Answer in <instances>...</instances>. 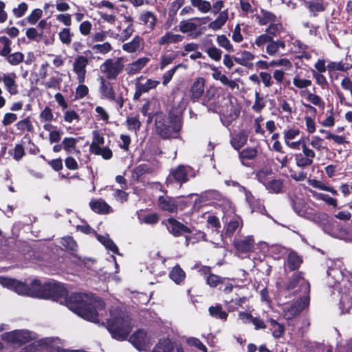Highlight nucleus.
Instances as JSON below:
<instances>
[{
    "instance_id": "nucleus-1",
    "label": "nucleus",
    "mask_w": 352,
    "mask_h": 352,
    "mask_svg": "<svg viewBox=\"0 0 352 352\" xmlns=\"http://www.w3.org/2000/svg\"><path fill=\"white\" fill-rule=\"evenodd\" d=\"M65 305L73 312L88 321L99 322V311L105 309L100 298H89L82 293H72L64 297Z\"/></svg>"
},
{
    "instance_id": "nucleus-2",
    "label": "nucleus",
    "mask_w": 352,
    "mask_h": 352,
    "mask_svg": "<svg viewBox=\"0 0 352 352\" xmlns=\"http://www.w3.org/2000/svg\"><path fill=\"white\" fill-rule=\"evenodd\" d=\"M182 126V116L172 111H169L168 116L161 111L155 114V131L162 140L178 138Z\"/></svg>"
},
{
    "instance_id": "nucleus-3",
    "label": "nucleus",
    "mask_w": 352,
    "mask_h": 352,
    "mask_svg": "<svg viewBox=\"0 0 352 352\" xmlns=\"http://www.w3.org/2000/svg\"><path fill=\"white\" fill-rule=\"evenodd\" d=\"M107 329L113 339L125 340L132 329L131 319L124 311L115 309L111 311L110 318L107 321Z\"/></svg>"
},
{
    "instance_id": "nucleus-4",
    "label": "nucleus",
    "mask_w": 352,
    "mask_h": 352,
    "mask_svg": "<svg viewBox=\"0 0 352 352\" xmlns=\"http://www.w3.org/2000/svg\"><path fill=\"white\" fill-rule=\"evenodd\" d=\"M162 224L166 226L168 232L173 236L180 237L184 236L186 245H188L190 243H195L200 240H206V234L204 232L199 231L194 234L195 236L189 235L192 233L191 229L174 217L162 220Z\"/></svg>"
},
{
    "instance_id": "nucleus-5",
    "label": "nucleus",
    "mask_w": 352,
    "mask_h": 352,
    "mask_svg": "<svg viewBox=\"0 0 352 352\" xmlns=\"http://www.w3.org/2000/svg\"><path fill=\"white\" fill-rule=\"evenodd\" d=\"M39 285L36 288V298L57 301L68 294V290L64 285L54 280L43 283L39 280Z\"/></svg>"
},
{
    "instance_id": "nucleus-6",
    "label": "nucleus",
    "mask_w": 352,
    "mask_h": 352,
    "mask_svg": "<svg viewBox=\"0 0 352 352\" xmlns=\"http://www.w3.org/2000/svg\"><path fill=\"white\" fill-rule=\"evenodd\" d=\"M99 92L102 98L115 102L118 109L124 107L125 100L123 97V94L120 93L119 95L116 96L113 83L109 82V80L104 78L103 77L100 78Z\"/></svg>"
},
{
    "instance_id": "nucleus-7",
    "label": "nucleus",
    "mask_w": 352,
    "mask_h": 352,
    "mask_svg": "<svg viewBox=\"0 0 352 352\" xmlns=\"http://www.w3.org/2000/svg\"><path fill=\"white\" fill-rule=\"evenodd\" d=\"M303 276L304 273L302 272H294L288 278L284 289L287 292L296 289V292H302L305 295H309L310 285Z\"/></svg>"
},
{
    "instance_id": "nucleus-8",
    "label": "nucleus",
    "mask_w": 352,
    "mask_h": 352,
    "mask_svg": "<svg viewBox=\"0 0 352 352\" xmlns=\"http://www.w3.org/2000/svg\"><path fill=\"white\" fill-rule=\"evenodd\" d=\"M124 67V58L118 57L116 59L108 58L101 65V72L105 74L107 80H116Z\"/></svg>"
},
{
    "instance_id": "nucleus-9",
    "label": "nucleus",
    "mask_w": 352,
    "mask_h": 352,
    "mask_svg": "<svg viewBox=\"0 0 352 352\" xmlns=\"http://www.w3.org/2000/svg\"><path fill=\"white\" fill-rule=\"evenodd\" d=\"M3 340L22 346L33 340L34 338L29 330L21 329L6 332L2 335Z\"/></svg>"
},
{
    "instance_id": "nucleus-10",
    "label": "nucleus",
    "mask_w": 352,
    "mask_h": 352,
    "mask_svg": "<svg viewBox=\"0 0 352 352\" xmlns=\"http://www.w3.org/2000/svg\"><path fill=\"white\" fill-rule=\"evenodd\" d=\"M327 286L329 288V293L332 295L334 291L331 289H340V282L344 280L345 275L342 270L337 267H329L327 270Z\"/></svg>"
},
{
    "instance_id": "nucleus-11",
    "label": "nucleus",
    "mask_w": 352,
    "mask_h": 352,
    "mask_svg": "<svg viewBox=\"0 0 352 352\" xmlns=\"http://www.w3.org/2000/svg\"><path fill=\"white\" fill-rule=\"evenodd\" d=\"M206 80L203 77L196 78L192 83L188 92V96L192 102H198L204 96Z\"/></svg>"
},
{
    "instance_id": "nucleus-12",
    "label": "nucleus",
    "mask_w": 352,
    "mask_h": 352,
    "mask_svg": "<svg viewBox=\"0 0 352 352\" xmlns=\"http://www.w3.org/2000/svg\"><path fill=\"white\" fill-rule=\"evenodd\" d=\"M144 79H146V78L143 76L137 78V81L135 84V91L133 95L134 100H139L143 94L148 93L151 89H155L160 84V81L152 79H146L144 83L140 81Z\"/></svg>"
},
{
    "instance_id": "nucleus-13",
    "label": "nucleus",
    "mask_w": 352,
    "mask_h": 352,
    "mask_svg": "<svg viewBox=\"0 0 352 352\" xmlns=\"http://www.w3.org/2000/svg\"><path fill=\"white\" fill-rule=\"evenodd\" d=\"M310 301L309 295L300 298L287 309L286 316L287 320H292L299 315L307 307L309 306Z\"/></svg>"
},
{
    "instance_id": "nucleus-14",
    "label": "nucleus",
    "mask_w": 352,
    "mask_h": 352,
    "mask_svg": "<svg viewBox=\"0 0 352 352\" xmlns=\"http://www.w3.org/2000/svg\"><path fill=\"white\" fill-rule=\"evenodd\" d=\"M243 226V221L241 217L235 215L227 217L223 226V234L226 238H231L235 232L241 230Z\"/></svg>"
},
{
    "instance_id": "nucleus-15",
    "label": "nucleus",
    "mask_w": 352,
    "mask_h": 352,
    "mask_svg": "<svg viewBox=\"0 0 352 352\" xmlns=\"http://www.w3.org/2000/svg\"><path fill=\"white\" fill-rule=\"evenodd\" d=\"M89 63L87 56H78L73 63V70L77 75V80L79 84L84 83L86 77V67Z\"/></svg>"
},
{
    "instance_id": "nucleus-16",
    "label": "nucleus",
    "mask_w": 352,
    "mask_h": 352,
    "mask_svg": "<svg viewBox=\"0 0 352 352\" xmlns=\"http://www.w3.org/2000/svg\"><path fill=\"white\" fill-rule=\"evenodd\" d=\"M40 287L39 280L34 279L30 284L17 280L15 285L14 292L19 294L26 295L31 297L36 298V288Z\"/></svg>"
},
{
    "instance_id": "nucleus-17",
    "label": "nucleus",
    "mask_w": 352,
    "mask_h": 352,
    "mask_svg": "<svg viewBox=\"0 0 352 352\" xmlns=\"http://www.w3.org/2000/svg\"><path fill=\"white\" fill-rule=\"evenodd\" d=\"M302 3L313 17H318L319 13L325 12L329 6L324 0H302Z\"/></svg>"
},
{
    "instance_id": "nucleus-18",
    "label": "nucleus",
    "mask_w": 352,
    "mask_h": 352,
    "mask_svg": "<svg viewBox=\"0 0 352 352\" xmlns=\"http://www.w3.org/2000/svg\"><path fill=\"white\" fill-rule=\"evenodd\" d=\"M188 180L189 177L186 167L183 164H180L175 168H172L170 175L167 178V181H169L170 182L174 181L179 184L180 186L188 182Z\"/></svg>"
},
{
    "instance_id": "nucleus-19",
    "label": "nucleus",
    "mask_w": 352,
    "mask_h": 352,
    "mask_svg": "<svg viewBox=\"0 0 352 352\" xmlns=\"http://www.w3.org/2000/svg\"><path fill=\"white\" fill-rule=\"evenodd\" d=\"M157 206L162 211L169 213H176L178 210V204L175 198L160 195L157 199Z\"/></svg>"
},
{
    "instance_id": "nucleus-20",
    "label": "nucleus",
    "mask_w": 352,
    "mask_h": 352,
    "mask_svg": "<svg viewBox=\"0 0 352 352\" xmlns=\"http://www.w3.org/2000/svg\"><path fill=\"white\" fill-rule=\"evenodd\" d=\"M89 205L93 212L99 214H107L113 212V208L102 198L91 199Z\"/></svg>"
},
{
    "instance_id": "nucleus-21",
    "label": "nucleus",
    "mask_w": 352,
    "mask_h": 352,
    "mask_svg": "<svg viewBox=\"0 0 352 352\" xmlns=\"http://www.w3.org/2000/svg\"><path fill=\"white\" fill-rule=\"evenodd\" d=\"M152 352H184L179 346H175L169 338L160 339Z\"/></svg>"
},
{
    "instance_id": "nucleus-22",
    "label": "nucleus",
    "mask_w": 352,
    "mask_h": 352,
    "mask_svg": "<svg viewBox=\"0 0 352 352\" xmlns=\"http://www.w3.org/2000/svg\"><path fill=\"white\" fill-rule=\"evenodd\" d=\"M233 245L236 250L243 253L252 252L254 249V239L253 236H248L243 239L234 240Z\"/></svg>"
},
{
    "instance_id": "nucleus-23",
    "label": "nucleus",
    "mask_w": 352,
    "mask_h": 352,
    "mask_svg": "<svg viewBox=\"0 0 352 352\" xmlns=\"http://www.w3.org/2000/svg\"><path fill=\"white\" fill-rule=\"evenodd\" d=\"M217 90L214 87H210L208 89L203 96L202 104L206 106L209 111L217 112L219 108L218 104L214 102Z\"/></svg>"
},
{
    "instance_id": "nucleus-24",
    "label": "nucleus",
    "mask_w": 352,
    "mask_h": 352,
    "mask_svg": "<svg viewBox=\"0 0 352 352\" xmlns=\"http://www.w3.org/2000/svg\"><path fill=\"white\" fill-rule=\"evenodd\" d=\"M15 74H4L0 76V81L3 82L6 91L11 95H16L19 93L18 85L16 82Z\"/></svg>"
},
{
    "instance_id": "nucleus-25",
    "label": "nucleus",
    "mask_w": 352,
    "mask_h": 352,
    "mask_svg": "<svg viewBox=\"0 0 352 352\" xmlns=\"http://www.w3.org/2000/svg\"><path fill=\"white\" fill-rule=\"evenodd\" d=\"M129 340L136 349L141 350L147 345L146 332L138 329L129 337Z\"/></svg>"
},
{
    "instance_id": "nucleus-26",
    "label": "nucleus",
    "mask_w": 352,
    "mask_h": 352,
    "mask_svg": "<svg viewBox=\"0 0 352 352\" xmlns=\"http://www.w3.org/2000/svg\"><path fill=\"white\" fill-rule=\"evenodd\" d=\"M137 217L141 223L147 225L155 226L160 221V214L157 212H150L144 210H140L137 212Z\"/></svg>"
},
{
    "instance_id": "nucleus-27",
    "label": "nucleus",
    "mask_w": 352,
    "mask_h": 352,
    "mask_svg": "<svg viewBox=\"0 0 352 352\" xmlns=\"http://www.w3.org/2000/svg\"><path fill=\"white\" fill-rule=\"evenodd\" d=\"M258 155V149L255 147H247L239 153V158L241 164L246 167H250V164L247 161L256 159Z\"/></svg>"
},
{
    "instance_id": "nucleus-28",
    "label": "nucleus",
    "mask_w": 352,
    "mask_h": 352,
    "mask_svg": "<svg viewBox=\"0 0 352 352\" xmlns=\"http://www.w3.org/2000/svg\"><path fill=\"white\" fill-rule=\"evenodd\" d=\"M150 61L148 57H141L127 65L125 70L128 75L133 76L139 73Z\"/></svg>"
},
{
    "instance_id": "nucleus-29",
    "label": "nucleus",
    "mask_w": 352,
    "mask_h": 352,
    "mask_svg": "<svg viewBox=\"0 0 352 352\" xmlns=\"http://www.w3.org/2000/svg\"><path fill=\"white\" fill-rule=\"evenodd\" d=\"M144 48V39L138 35L133 37L131 41L122 45V50L128 53H134Z\"/></svg>"
},
{
    "instance_id": "nucleus-30",
    "label": "nucleus",
    "mask_w": 352,
    "mask_h": 352,
    "mask_svg": "<svg viewBox=\"0 0 352 352\" xmlns=\"http://www.w3.org/2000/svg\"><path fill=\"white\" fill-rule=\"evenodd\" d=\"M248 138V134L241 130L231 138L230 144L235 150L239 151L247 143Z\"/></svg>"
},
{
    "instance_id": "nucleus-31",
    "label": "nucleus",
    "mask_w": 352,
    "mask_h": 352,
    "mask_svg": "<svg viewBox=\"0 0 352 352\" xmlns=\"http://www.w3.org/2000/svg\"><path fill=\"white\" fill-rule=\"evenodd\" d=\"M255 16L260 25H265L277 21V17L274 13L264 9H261V14H256Z\"/></svg>"
},
{
    "instance_id": "nucleus-32",
    "label": "nucleus",
    "mask_w": 352,
    "mask_h": 352,
    "mask_svg": "<svg viewBox=\"0 0 352 352\" xmlns=\"http://www.w3.org/2000/svg\"><path fill=\"white\" fill-rule=\"evenodd\" d=\"M154 172V168L147 164H141L134 168L132 171V177L135 181H140V178L145 174H151Z\"/></svg>"
},
{
    "instance_id": "nucleus-33",
    "label": "nucleus",
    "mask_w": 352,
    "mask_h": 352,
    "mask_svg": "<svg viewBox=\"0 0 352 352\" xmlns=\"http://www.w3.org/2000/svg\"><path fill=\"white\" fill-rule=\"evenodd\" d=\"M169 278L177 285L182 283L186 278V272L179 264L172 268L168 274Z\"/></svg>"
},
{
    "instance_id": "nucleus-34",
    "label": "nucleus",
    "mask_w": 352,
    "mask_h": 352,
    "mask_svg": "<svg viewBox=\"0 0 352 352\" xmlns=\"http://www.w3.org/2000/svg\"><path fill=\"white\" fill-rule=\"evenodd\" d=\"M302 262V258L296 252L292 251L289 253L287 256V267L289 271L297 270L300 267Z\"/></svg>"
},
{
    "instance_id": "nucleus-35",
    "label": "nucleus",
    "mask_w": 352,
    "mask_h": 352,
    "mask_svg": "<svg viewBox=\"0 0 352 352\" xmlns=\"http://www.w3.org/2000/svg\"><path fill=\"white\" fill-rule=\"evenodd\" d=\"M208 312L211 317L223 321H226L228 317V313L223 310L221 304H216L214 306H210L208 308Z\"/></svg>"
},
{
    "instance_id": "nucleus-36",
    "label": "nucleus",
    "mask_w": 352,
    "mask_h": 352,
    "mask_svg": "<svg viewBox=\"0 0 352 352\" xmlns=\"http://www.w3.org/2000/svg\"><path fill=\"white\" fill-rule=\"evenodd\" d=\"M240 56L234 57V60L243 66L247 67H251L253 64L250 63L251 60L254 59V55L250 52L243 51L241 53H238Z\"/></svg>"
},
{
    "instance_id": "nucleus-37",
    "label": "nucleus",
    "mask_w": 352,
    "mask_h": 352,
    "mask_svg": "<svg viewBox=\"0 0 352 352\" xmlns=\"http://www.w3.org/2000/svg\"><path fill=\"white\" fill-rule=\"evenodd\" d=\"M98 241L101 243L107 250H110L114 254L119 253V249L116 244L113 242V241L110 239L109 236L107 234L106 236L101 235L97 233L96 235Z\"/></svg>"
},
{
    "instance_id": "nucleus-38",
    "label": "nucleus",
    "mask_w": 352,
    "mask_h": 352,
    "mask_svg": "<svg viewBox=\"0 0 352 352\" xmlns=\"http://www.w3.org/2000/svg\"><path fill=\"white\" fill-rule=\"evenodd\" d=\"M229 102L230 108L227 111V114L225 116V121L223 122V124L226 126L231 124L239 116L241 112L239 107L234 106L231 100Z\"/></svg>"
},
{
    "instance_id": "nucleus-39",
    "label": "nucleus",
    "mask_w": 352,
    "mask_h": 352,
    "mask_svg": "<svg viewBox=\"0 0 352 352\" xmlns=\"http://www.w3.org/2000/svg\"><path fill=\"white\" fill-rule=\"evenodd\" d=\"M228 18V10L219 13L217 18L208 24V28L213 30H220L226 23Z\"/></svg>"
},
{
    "instance_id": "nucleus-40",
    "label": "nucleus",
    "mask_w": 352,
    "mask_h": 352,
    "mask_svg": "<svg viewBox=\"0 0 352 352\" xmlns=\"http://www.w3.org/2000/svg\"><path fill=\"white\" fill-rule=\"evenodd\" d=\"M15 127L19 131V134L24 133L25 132L32 133L34 129L30 117L18 121L15 124Z\"/></svg>"
},
{
    "instance_id": "nucleus-41",
    "label": "nucleus",
    "mask_w": 352,
    "mask_h": 352,
    "mask_svg": "<svg viewBox=\"0 0 352 352\" xmlns=\"http://www.w3.org/2000/svg\"><path fill=\"white\" fill-rule=\"evenodd\" d=\"M184 36L180 34H174L170 32H168L160 38L158 43L160 45L176 43L181 42Z\"/></svg>"
},
{
    "instance_id": "nucleus-42",
    "label": "nucleus",
    "mask_w": 352,
    "mask_h": 352,
    "mask_svg": "<svg viewBox=\"0 0 352 352\" xmlns=\"http://www.w3.org/2000/svg\"><path fill=\"white\" fill-rule=\"evenodd\" d=\"M93 140L89 146V151L90 153L92 151H95L97 148L101 147V145L104 144V138L103 135L98 130H94L92 131Z\"/></svg>"
},
{
    "instance_id": "nucleus-43",
    "label": "nucleus",
    "mask_w": 352,
    "mask_h": 352,
    "mask_svg": "<svg viewBox=\"0 0 352 352\" xmlns=\"http://www.w3.org/2000/svg\"><path fill=\"white\" fill-rule=\"evenodd\" d=\"M266 189L271 193L279 194L283 188V181L280 179H274L267 182Z\"/></svg>"
},
{
    "instance_id": "nucleus-44",
    "label": "nucleus",
    "mask_w": 352,
    "mask_h": 352,
    "mask_svg": "<svg viewBox=\"0 0 352 352\" xmlns=\"http://www.w3.org/2000/svg\"><path fill=\"white\" fill-rule=\"evenodd\" d=\"M139 19L145 25L149 23V28L151 30L155 28L157 23L156 16L151 11H146L144 13L141 14Z\"/></svg>"
},
{
    "instance_id": "nucleus-45",
    "label": "nucleus",
    "mask_w": 352,
    "mask_h": 352,
    "mask_svg": "<svg viewBox=\"0 0 352 352\" xmlns=\"http://www.w3.org/2000/svg\"><path fill=\"white\" fill-rule=\"evenodd\" d=\"M12 41L6 36H0V56L5 57L11 52Z\"/></svg>"
},
{
    "instance_id": "nucleus-46",
    "label": "nucleus",
    "mask_w": 352,
    "mask_h": 352,
    "mask_svg": "<svg viewBox=\"0 0 352 352\" xmlns=\"http://www.w3.org/2000/svg\"><path fill=\"white\" fill-rule=\"evenodd\" d=\"M327 69L330 72L332 71H342L346 72L352 68V65L349 63H343L340 62H329L327 65Z\"/></svg>"
},
{
    "instance_id": "nucleus-47",
    "label": "nucleus",
    "mask_w": 352,
    "mask_h": 352,
    "mask_svg": "<svg viewBox=\"0 0 352 352\" xmlns=\"http://www.w3.org/2000/svg\"><path fill=\"white\" fill-rule=\"evenodd\" d=\"M312 195L318 200L324 201L327 204L336 207L338 205L337 199L330 197L327 194L320 193L315 191H311Z\"/></svg>"
},
{
    "instance_id": "nucleus-48",
    "label": "nucleus",
    "mask_w": 352,
    "mask_h": 352,
    "mask_svg": "<svg viewBox=\"0 0 352 352\" xmlns=\"http://www.w3.org/2000/svg\"><path fill=\"white\" fill-rule=\"evenodd\" d=\"M190 3L202 13H207L212 9L210 3L206 0H190Z\"/></svg>"
},
{
    "instance_id": "nucleus-49",
    "label": "nucleus",
    "mask_w": 352,
    "mask_h": 352,
    "mask_svg": "<svg viewBox=\"0 0 352 352\" xmlns=\"http://www.w3.org/2000/svg\"><path fill=\"white\" fill-rule=\"evenodd\" d=\"M4 58L11 65L15 66L24 60V54L20 52H16L12 54L9 53Z\"/></svg>"
},
{
    "instance_id": "nucleus-50",
    "label": "nucleus",
    "mask_w": 352,
    "mask_h": 352,
    "mask_svg": "<svg viewBox=\"0 0 352 352\" xmlns=\"http://www.w3.org/2000/svg\"><path fill=\"white\" fill-rule=\"evenodd\" d=\"M207 227L217 233L220 232L221 225L219 218L215 215H209L206 219Z\"/></svg>"
},
{
    "instance_id": "nucleus-51",
    "label": "nucleus",
    "mask_w": 352,
    "mask_h": 352,
    "mask_svg": "<svg viewBox=\"0 0 352 352\" xmlns=\"http://www.w3.org/2000/svg\"><path fill=\"white\" fill-rule=\"evenodd\" d=\"M217 42L220 47L224 48L228 52H233L234 51L233 45L226 35L221 34L217 36Z\"/></svg>"
},
{
    "instance_id": "nucleus-52",
    "label": "nucleus",
    "mask_w": 352,
    "mask_h": 352,
    "mask_svg": "<svg viewBox=\"0 0 352 352\" xmlns=\"http://www.w3.org/2000/svg\"><path fill=\"white\" fill-rule=\"evenodd\" d=\"M265 101L263 98L261 96L260 93L256 91L255 100L252 109L256 113H260L265 108Z\"/></svg>"
},
{
    "instance_id": "nucleus-53",
    "label": "nucleus",
    "mask_w": 352,
    "mask_h": 352,
    "mask_svg": "<svg viewBox=\"0 0 352 352\" xmlns=\"http://www.w3.org/2000/svg\"><path fill=\"white\" fill-rule=\"evenodd\" d=\"M294 157L296 160V164L298 167L300 168H305L311 165L314 162L312 160H310L308 157H305L304 155H302L301 153L295 154Z\"/></svg>"
},
{
    "instance_id": "nucleus-54",
    "label": "nucleus",
    "mask_w": 352,
    "mask_h": 352,
    "mask_svg": "<svg viewBox=\"0 0 352 352\" xmlns=\"http://www.w3.org/2000/svg\"><path fill=\"white\" fill-rule=\"evenodd\" d=\"M226 278L211 273L206 278V283L212 287H216L220 284H223Z\"/></svg>"
},
{
    "instance_id": "nucleus-55",
    "label": "nucleus",
    "mask_w": 352,
    "mask_h": 352,
    "mask_svg": "<svg viewBox=\"0 0 352 352\" xmlns=\"http://www.w3.org/2000/svg\"><path fill=\"white\" fill-rule=\"evenodd\" d=\"M179 30L182 33H187L197 30V25L189 20H183L179 23Z\"/></svg>"
},
{
    "instance_id": "nucleus-56",
    "label": "nucleus",
    "mask_w": 352,
    "mask_h": 352,
    "mask_svg": "<svg viewBox=\"0 0 352 352\" xmlns=\"http://www.w3.org/2000/svg\"><path fill=\"white\" fill-rule=\"evenodd\" d=\"M77 144V140L72 137L65 138L62 141L63 149L67 153H72V151L76 148Z\"/></svg>"
},
{
    "instance_id": "nucleus-57",
    "label": "nucleus",
    "mask_w": 352,
    "mask_h": 352,
    "mask_svg": "<svg viewBox=\"0 0 352 352\" xmlns=\"http://www.w3.org/2000/svg\"><path fill=\"white\" fill-rule=\"evenodd\" d=\"M61 244L69 250L76 251L78 248L76 241L71 236L63 237L61 240Z\"/></svg>"
},
{
    "instance_id": "nucleus-58",
    "label": "nucleus",
    "mask_w": 352,
    "mask_h": 352,
    "mask_svg": "<svg viewBox=\"0 0 352 352\" xmlns=\"http://www.w3.org/2000/svg\"><path fill=\"white\" fill-rule=\"evenodd\" d=\"M128 129L135 131H139L141 127V122L139 120V116L134 117H127L126 120Z\"/></svg>"
},
{
    "instance_id": "nucleus-59",
    "label": "nucleus",
    "mask_w": 352,
    "mask_h": 352,
    "mask_svg": "<svg viewBox=\"0 0 352 352\" xmlns=\"http://www.w3.org/2000/svg\"><path fill=\"white\" fill-rule=\"evenodd\" d=\"M96 155H100L105 160H109L113 157V152L109 147H100L91 153Z\"/></svg>"
},
{
    "instance_id": "nucleus-60",
    "label": "nucleus",
    "mask_w": 352,
    "mask_h": 352,
    "mask_svg": "<svg viewBox=\"0 0 352 352\" xmlns=\"http://www.w3.org/2000/svg\"><path fill=\"white\" fill-rule=\"evenodd\" d=\"M208 56L214 61H219L221 59L223 52L215 46H212L206 50Z\"/></svg>"
},
{
    "instance_id": "nucleus-61",
    "label": "nucleus",
    "mask_w": 352,
    "mask_h": 352,
    "mask_svg": "<svg viewBox=\"0 0 352 352\" xmlns=\"http://www.w3.org/2000/svg\"><path fill=\"white\" fill-rule=\"evenodd\" d=\"M282 28L283 25L280 23L274 22L270 24V25L265 29V32L267 35H270L273 38L279 34Z\"/></svg>"
},
{
    "instance_id": "nucleus-62",
    "label": "nucleus",
    "mask_w": 352,
    "mask_h": 352,
    "mask_svg": "<svg viewBox=\"0 0 352 352\" xmlns=\"http://www.w3.org/2000/svg\"><path fill=\"white\" fill-rule=\"evenodd\" d=\"M59 39L65 45H69L72 42L73 34L69 28H63L58 34Z\"/></svg>"
},
{
    "instance_id": "nucleus-63",
    "label": "nucleus",
    "mask_w": 352,
    "mask_h": 352,
    "mask_svg": "<svg viewBox=\"0 0 352 352\" xmlns=\"http://www.w3.org/2000/svg\"><path fill=\"white\" fill-rule=\"evenodd\" d=\"M42 14V10L40 8H36L32 11L30 14L25 19L30 24L34 25L41 19Z\"/></svg>"
},
{
    "instance_id": "nucleus-64",
    "label": "nucleus",
    "mask_w": 352,
    "mask_h": 352,
    "mask_svg": "<svg viewBox=\"0 0 352 352\" xmlns=\"http://www.w3.org/2000/svg\"><path fill=\"white\" fill-rule=\"evenodd\" d=\"M25 155V148L23 144H16L14 148L12 157L14 160L19 162Z\"/></svg>"
}]
</instances>
